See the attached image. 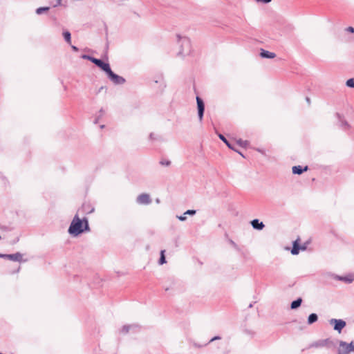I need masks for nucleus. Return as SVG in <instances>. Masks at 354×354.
<instances>
[{"label": "nucleus", "instance_id": "obj_12", "mask_svg": "<svg viewBox=\"0 0 354 354\" xmlns=\"http://www.w3.org/2000/svg\"><path fill=\"white\" fill-rule=\"evenodd\" d=\"M335 278L339 281H344L347 283H351L354 281V274H350L344 277H336Z\"/></svg>", "mask_w": 354, "mask_h": 354}, {"label": "nucleus", "instance_id": "obj_24", "mask_svg": "<svg viewBox=\"0 0 354 354\" xmlns=\"http://www.w3.org/2000/svg\"><path fill=\"white\" fill-rule=\"evenodd\" d=\"M346 85L350 88H354V78L348 79L346 82Z\"/></svg>", "mask_w": 354, "mask_h": 354}, {"label": "nucleus", "instance_id": "obj_13", "mask_svg": "<svg viewBox=\"0 0 354 354\" xmlns=\"http://www.w3.org/2000/svg\"><path fill=\"white\" fill-rule=\"evenodd\" d=\"M260 56L263 58L272 59L276 57L275 53L262 49L260 53Z\"/></svg>", "mask_w": 354, "mask_h": 354}, {"label": "nucleus", "instance_id": "obj_35", "mask_svg": "<svg viewBox=\"0 0 354 354\" xmlns=\"http://www.w3.org/2000/svg\"><path fill=\"white\" fill-rule=\"evenodd\" d=\"M153 138V133H151L150 134V138L152 139Z\"/></svg>", "mask_w": 354, "mask_h": 354}, {"label": "nucleus", "instance_id": "obj_7", "mask_svg": "<svg viewBox=\"0 0 354 354\" xmlns=\"http://www.w3.org/2000/svg\"><path fill=\"white\" fill-rule=\"evenodd\" d=\"M91 62L100 67L102 71L106 73L110 69V66L108 63H104L101 59L93 58Z\"/></svg>", "mask_w": 354, "mask_h": 354}, {"label": "nucleus", "instance_id": "obj_14", "mask_svg": "<svg viewBox=\"0 0 354 354\" xmlns=\"http://www.w3.org/2000/svg\"><path fill=\"white\" fill-rule=\"evenodd\" d=\"M308 167L306 166L304 168H302L301 166H294L292 167V173L294 174H301L304 171H307Z\"/></svg>", "mask_w": 354, "mask_h": 354}, {"label": "nucleus", "instance_id": "obj_33", "mask_svg": "<svg viewBox=\"0 0 354 354\" xmlns=\"http://www.w3.org/2000/svg\"><path fill=\"white\" fill-rule=\"evenodd\" d=\"M300 248H301V250L304 251L306 249V245L300 246Z\"/></svg>", "mask_w": 354, "mask_h": 354}, {"label": "nucleus", "instance_id": "obj_30", "mask_svg": "<svg viewBox=\"0 0 354 354\" xmlns=\"http://www.w3.org/2000/svg\"><path fill=\"white\" fill-rule=\"evenodd\" d=\"M161 164L163 165L169 166L170 165V162L169 161H166L165 162H161Z\"/></svg>", "mask_w": 354, "mask_h": 354}, {"label": "nucleus", "instance_id": "obj_36", "mask_svg": "<svg viewBox=\"0 0 354 354\" xmlns=\"http://www.w3.org/2000/svg\"><path fill=\"white\" fill-rule=\"evenodd\" d=\"M194 346L195 347H201V346L197 345L196 344H194Z\"/></svg>", "mask_w": 354, "mask_h": 354}, {"label": "nucleus", "instance_id": "obj_4", "mask_svg": "<svg viewBox=\"0 0 354 354\" xmlns=\"http://www.w3.org/2000/svg\"><path fill=\"white\" fill-rule=\"evenodd\" d=\"M106 73L109 80L114 84L122 85L126 82L123 77L114 73L111 68Z\"/></svg>", "mask_w": 354, "mask_h": 354}, {"label": "nucleus", "instance_id": "obj_29", "mask_svg": "<svg viewBox=\"0 0 354 354\" xmlns=\"http://www.w3.org/2000/svg\"><path fill=\"white\" fill-rule=\"evenodd\" d=\"M346 31L349 32H354V28L351 26H349L346 29Z\"/></svg>", "mask_w": 354, "mask_h": 354}, {"label": "nucleus", "instance_id": "obj_21", "mask_svg": "<svg viewBox=\"0 0 354 354\" xmlns=\"http://www.w3.org/2000/svg\"><path fill=\"white\" fill-rule=\"evenodd\" d=\"M218 137L219 138L223 140L226 145L227 146L230 148V149H233V147L231 146V145L229 143V142L227 140V139L225 138V136L222 134H219L218 135Z\"/></svg>", "mask_w": 354, "mask_h": 354}, {"label": "nucleus", "instance_id": "obj_10", "mask_svg": "<svg viewBox=\"0 0 354 354\" xmlns=\"http://www.w3.org/2000/svg\"><path fill=\"white\" fill-rule=\"evenodd\" d=\"M138 328V326L136 324H131V325H124L122 329L120 330V333L122 334H127L130 331H136Z\"/></svg>", "mask_w": 354, "mask_h": 354}, {"label": "nucleus", "instance_id": "obj_32", "mask_svg": "<svg viewBox=\"0 0 354 354\" xmlns=\"http://www.w3.org/2000/svg\"><path fill=\"white\" fill-rule=\"evenodd\" d=\"M71 48L74 51H78V48L75 46L72 45Z\"/></svg>", "mask_w": 354, "mask_h": 354}, {"label": "nucleus", "instance_id": "obj_17", "mask_svg": "<svg viewBox=\"0 0 354 354\" xmlns=\"http://www.w3.org/2000/svg\"><path fill=\"white\" fill-rule=\"evenodd\" d=\"M317 319H318L317 315L315 313H312L308 317V324L309 325H311V324H314L315 322H316L317 321Z\"/></svg>", "mask_w": 354, "mask_h": 354}, {"label": "nucleus", "instance_id": "obj_34", "mask_svg": "<svg viewBox=\"0 0 354 354\" xmlns=\"http://www.w3.org/2000/svg\"><path fill=\"white\" fill-rule=\"evenodd\" d=\"M326 342H327V339H326V340H324V341L321 344V345H322V346L325 345V344H326Z\"/></svg>", "mask_w": 354, "mask_h": 354}, {"label": "nucleus", "instance_id": "obj_31", "mask_svg": "<svg viewBox=\"0 0 354 354\" xmlns=\"http://www.w3.org/2000/svg\"><path fill=\"white\" fill-rule=\"evenodd\" d=\"M62 0H57V3L54 6L55 7L61 5Z\"/></svg>", "mask_w": 354, "mask_h": 354}, {"label": "nucleus", "instance_id": "obj_5", "mask_svg": "<svg viewBox=\"0 0 354 354\" xmlns=\"http://www.w3.org/2000/svg\"><path fill=\"white\" fill-rule=\"evenodd\" d=\"M329 323L333 326L334 330L339 333H340L342 330L346 326V322L343 319H331L329 320Z\"/></svg>", "mask_w": 354, "mask_h": 354}, {"label": "nucleus", "instance_id": "obj_18", "mask_svg": "<svg viewBox=\"0 0 354 354\" xmlns=\"http://www.w3.org/2000/svg\"><path fill=\"white\" fill-rule=\"evenodd\" d=\"M63 36H64L65 41L68 44H71V35L70 32L68 30L64 31Z\"/></svg>", "mask_w": 354, "mask_h": 354}, {"label": "nucleus", "instance_id": "obj_27", "mask_svg": "<svg viewBox=\"0 0 354 354\" xmlns=\"http://www.w3.org/2000/svg\"><path fill=\"white\" fill-rule=\"evenodd\" d=\"M256 2L257 3H270L272 0H255Z\"/></svg>", "mask_w": 354, "mask_h": 354}, {"label": "nucleus", "instance_id": "obj_19", "mask_svg": "<svg viewBox=\"0 0 354 354\" xmlns=\"http://www.w3.org/2000/svg\"><path fill=\"white\" fill-rule=\"evenodd\" d=\"M301 301H302V300L301 298H299L297 300L293 301L291 304V308L295 309V308H298L299 306H300Z\"/></svg>", "mask_w": 354, "mask_h": 354}, {"label": "nucleus", "instance_id": "obj_23", "mask_svg": "<svg viewBox=\"0 0 354 354\" xmlns=\"http://www.w3.org/2000/svg\"><path fill=\"white\" fill-rule=\"evenodd\" d=\"M165 262H166V261H165V250H162L160 252V260H159V263L160 265H162Z\"/></svg>", "mask_w": 354, "mask_h": 354}, {"label": "nucleus", "instance_id": "obj_8", "mask_svg": "<svg viewBox=\"0 0 354 354\" xmlns=\"http://www.w3.org/2000/svg\"><path fill=\"white\" fill-rule=\"evenodd\" d=\"M136 201L138 204L148 205L151 203L150 196L147 194H142L137 197Z\"/></svg>", "mask_w": 354, "mask_h": 354}, {"label": "nucleus", "instance_id": "obj_20", "mask_svg": "<svg viewBox=\"0 0 354 354\" xmlns=\"http://www.w3.org/2000/svg\"><path fill=\"white\" fill-rule=\"evenodd\" d=\"M336 117L338 118V120L341 122V125L342 127L348 126L347 122L344 120H343V117L342 116V115L340 113H336Z\"/></svg>", "mask_w": 354, "mask_h": 354}, {"label": "nucleus", "instance_id": "obj_16", "mask_svg": "<svg viewBox=\"0 0 354 354\" xmlns=\"http://www.w3.org/2000/svg\"><path fill=\"white\" fill-rule=\"evenodd\" d=\"M196 214V210H193V209H189V210H187L184 214L183 215H181V216H177V218L180 221H185L186 219H187V217L185 216V214H188V215H191V216H193Z\"/></svg>", "mask_w": 354, "mask_h": 354}, {"label": "nucleus", "instance_id": "obj_25", "mask_svg": "<svg viewBox=\"0 0 354 354\" xmlns=\"http://www.w3.org/2000/svg\"><path fill=\"white\" fill-rule=\"evenodd\" d=\"M237 143L239 145L243 147H245L248 145V141L246 140H239Z\"/></svg>", "mask_w": 354, "mask_h": 354}, {"label": "nucleus", "instance_id": "obj_9", "mask_svg": "<svg viewBox=\"0 0 354 354\" xmlns=\"http://www.w3.org/2000/svg\"><path fill=\"white\" fill-rule=\"evenodd\" d=\"M0 257L1 258H6V259H8L11 261H22V254L19 252H17L15 254H0Z\"/></svg>", "mask_w": 354, "mask_h": 354}, {"label": "nucleus", "instance_id": "obj_22", "mask_svg": "<svg viewBox=\"0 0 354 354\" xmlns=\"http://www.w3.org/2000/svg\"><path fill=\"white\" fill-rule=\"evenodd\" d=\"M49 10V7H40V8H38L37 10H36V13L37 15H41L42 14L44 11H47Z\"/></svg>", "mask_w": 354, "mask_h": 354}, {"label": "nucleus", "instance_id": "obj_11", "mask_svg": "<svg viewBox=\"0 0 354 354\" xmlns=\"http://www.w3.org/2000/svg\"><path fill=\"white\" fill-rule=\"evenodd\" d=\"M251 225L254 229L261 230L265 227L263 222H260L259 219H254L251 221Z\"/></svg>", "mask_w": 354, "mask_h": 354}, {"label": "nucleus", "instance_id": "obj_1", "mask_svg": "<svg viewBox=\"0 0 354 354\" xmlns=\"http://www.w3.org/2000/svg\"><path fill=\"white\" fill-rule=\"evenodd\" d=\"M89 230L87 218H84L81 219L79 216L76 214L71 223L68 232L73 236H77L84 231H89Z\"/></svg>", "mask_w": 354, "mask_h": 354}, {"label": "nucleus", "instance_id": "obj_15", "mask_svg": "<svg viewBox=\"0 0 354 354\" xmlns=\"http://www.w3.org/2000/svg\"><path fill=\"white\" fill-rule=\"evenodd\" d=\"M299 239L296 240L293 243V246L291 250V254L293 255H297L299 254V250H301L300 246H299Z\"/></svg>", "mask_w": 354, "mask_h": 354}, {"label": "nucleus", "instance_id": "obj_2", "mask_svg": "<svg viewBox=\"0 0 354 354\" xmlns=\"http://www.w3.org/2000/svg\"><path fill=\"white\" fill-rule=\"evenodd\" d=\"M178 37V44L180 45V50L179 51V54L182 55H185L188 54L190 51L191 44L189 38L187 37H182L180 35L177 36Z\"/></svg>", "mask_w": 354, "mask_h": 354}, {"label": "nucleus", "instance_id": "obj_26", "mask_svg": "<svg viewBox=\"0 0 354 354\" xmlns=\"http://www.w3.org/2000/svg\"><path fill=\"white\" fill-rule=\"evenodd\" d=\"M221 339V337L220 336H214V337H212V338L209 341V342H208V343H211V342H214V341L218 340V339Z\"/></svg>", "mask_w": 354, "mask_h": 354}, {"label": "nucleus", "instance_id": "obj_6", "mask_svg": "<svg viewBox=\"0 0 354 354\" xmlns=\"http://www.w3.org/2000/svg\"><path fill=\"white\" fill-rule=\"evenodd\" d=\"M196 102H197V107H198V115L200 121H202L203 118V113L205 110V104L203 101V100L199 97H196Z\"/></svg>", "mask_w": 354, "mask_h": 354}, {"label": "nucleus", "instance_id": "obj_28", "mask_svg": "<svg viewBox=\"0 0 354 354\" xmlns=\"http://www.w3.org/2000/svg\"><path fill=\"white\" fill-rule=\"evenodd\" d=\"M82 57L83 59H88V60H89V61H91V59H93L94 58V57H91V56H89V55H82Z\"/></svg>", "mask_w": 354, "mask_h": 354}, {"label": "nucleus", "instance_id": "obj_3", "mask_svg": "<svg viewBox=\"0 0 354 354\" xmlns=\"http://www.w3.org/2000/svg\"><path fill=\"white\" fill-rule=\"evenodd\" d=\"M354 352V341L351 343H346L344 341H340L337 348L338 354H350Z\"/></svg>", "mask_w": 354, "mask_h": 354}]
</instances>
